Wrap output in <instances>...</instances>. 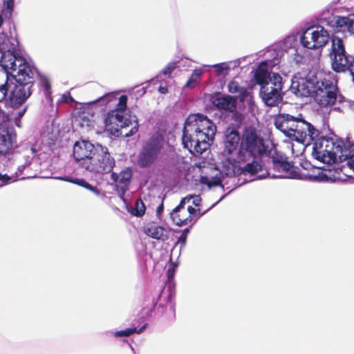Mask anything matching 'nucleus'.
Segmentation results:
<instances>
[{
  "label": "nucleus",
  "instance_id": "f257e3e1",
  "mask_svg": "<svg viewBox=\"0 0 354 354\" xmlns=\"http://www.w3.org/2000/svg\"><path fill=\"white\" fill-rule=\"evenodd\" d=\"M216 131V127L212 120L197 114L185 124L182 138L184 147L193 153L202 154L211 145Z\"/></svg>",
  "mask_w": 354,
  "mask_h": 354
},
{
  "label": "nucleus",
  "instance_id": "f03ea898",
  "mask_svg": "<svg viewBox=\"0 0 354 354\" xmlns=\"http://www.w3.org/2000/svg\"><path fill=\"white\" fill-rule=\"evenodd\" d=\"M10 69L13 73L16 81L11 90L9 100L12 106L23 104L32 95L34 85L33 72L26 61L21 57H15Z\"/></svg>",
  "mask_w": 354,
  "mask_h": 354
},
{
  "label": "nucleus",
  "instance_id": "7ed1b4c3",
  "mask_svg": "<svg viewBox=\"0 0 354 354\" xmlns=\"http://www.w3.org/2000/svg\"><path fill=\"white\" fill-rule=\"evenodd\" d=\"M313 143L312 155L317 160L326 164L344 162L348 145L341 138L322 136Z\"/></svg>",
  "mask_w": 354,
  "mask_h": 354
},
{
  "label": "nucleus",
  "instance_id": "20e7f679",
  "mask_svg": "<svg viewBox=\"0 0 354 354\" xmlns=\"http://www.w3.org/2000/svg\"><path fill=\"white\" fill-rule=\"evenodd\" d=\"M127 104V96L122 95L118 99L115 108L109 111L104 119L106 131L115 137H129L138 131V124L136 122L135 125L128 132L124 134L122 132L123 129L132 124L131 115L126 116Z\"/></svg>",
  "mask_w": 354,
  "mask_h": 354
},
{
  "label": "nucleus",
  "instance_id": "39448f33",
  "mask_svg": "<svg viewBox=\"0 0 354 354\" xmlns=\"http://www.w3.org/2000/svg\"><path fill=\"white\" fill-rule=\"evenodd\" d=\"M270 151L257 130L253 127H248L242 134L236 160L238 162H245L251 158L267 156Z\"/></svg>",
  "mask_w": 354,
  "mask_h": 354
},
{
  "label": "nucleus",
  "instance_id": "423d86ee",
  "mask_svg": "<svg viewBox=\"0 0 354 354\" xmlns=\"http://www.w3.org/2000/svg\"><path fill=\"white\" fill-rule=\"evenodd\" d=\"M328 55L332 69L336 73L348 71L354 82V57H351L347 54L342 39L335 35L331 36V45L328 50Z\"/></svg>",
  "mask_w": 354,
  "mask_h": 354
},
{
  "label": "nucleus",
  "instance_id": "0eeeda50",
  "mask_svg": "<svg viewBox=\"0 0 354 354\" xmlns=\"http://www.w3.org/2000/svg\"><path fill=\"white\" fill-rule=\"evenodd\" d=\"M269 160L266 166V174L272 178H297L299 176V169L288 161L287 157L271 150L267 154Z\"/></svg>",
  "mask_w": 354,
  "mask_h": 354
},
{
  "label": "nucleus",
  "instance_id": "6e6552de",
  "mask_svg": "<svg viewBox=\"0 0 354 354\" xmlns=\"http://www.w3.org/2000/svg\"><path fill=\"white\" fill-rule=\"evenodd\" d=\"M85 169L95 174H109L115 166V159L111 156L109 149L101 145H96V149L91 156Z\"/></svg>",
  "mask_w": 354,
  "mask_h": 354
},
{
  "label": "nucleus",
  "instance_id": "1a4fd4ad",
  "mask_svg": "<svg viewBox=\"0 0 354 354\" xmlns=\"http://www.w3.org/2000/svg\"><path fill=\"white\" fill-rule=\"evenodd\" d=\"M191 199V196L183 197L179 204L171 212V220L178 227L187 225L193 219L204 214V212H201L200 208L193 207L189 205Z\"/></svg>",
  "mask_w": 354,
  "mask_h": 354
},
{
  "label": "nucleus",
  "instance_id": "9d476101",
  "mask_svg": "<svg viewBox=\"0 0 354 354\" xmlns=\"http://www.w3.org/2000/svg\"><path fill=\"white\" fill-rule=\"evenodd\" d=\"M282 78L278 73H273L267 84L260 88L263 102L268 106H276L283 100Z\"/></svg>",
  "mask_w": 354,
  "mask_h": 354
},
{
  "label": "nucleus",
  "instance_id": "9b49d317",
  "mask_svg": "<svg viewBox=\"0 0 354 354\" xmlns=\"http://www.w3.org/2000/svg\"><path fill=\"white\" fill-rule=\"evenodd\" d=\"M163 149V138L158 134L153 135L139 153L138 165L142 167L151 166Z\"/></svg>",
  "mask_w": 354,
  "mask_h": 354
},
{
  "label": "nucleus",
  "instance_id": "f8f14e48",
  "mask_svg": "<svg viewBox=\"0 0 354 354\" xmlns=\"http://www.w3.org/2000/svg\"><path fill=\"white\" fill-rule=\"evenodd\" d=\"M330 39L328 31L319 25L308 27L300 38L302 45L308 49L322 48Z\"/></svg>",
  "mask_w": 354,
  "mask_h": 354
},
{
  "label": "nucleus",
  "instance_id": "ddd939ff",
  "mask_svg": "<svg viewBox=\"0 0 354 354\" xmlns=\"http://www.w3.org/2000/svg\"><path fill=\"white\" fill-rule=\"evenodd\" d=\"M316 75L301 77L294 75L290 85V90L297 97L313 96Z\"/></svg>",
  "mask_w": 354,
  "mask_h": 354
},
{
  "label": "nucleus",
  "instance_id": "4468645a",
  "mask_svg": "<svg viewBox=\"0 0 354 354\" xmlns=\"http://www.w3.org/2000/svg\"><path fill=\"white\" fill-rule=\"evenodd\" d=\"M302 115L299 113L297 116H294L289 113H279L274 118L275 127L281 131L285 136L292 139L295 133V129H297L299 120H301Z\"/></svg>",
  "mask_w": 354,
  "mask_h": 354
},
{
  "label": "nucleus",
  "instance_id": "2eb2a0df",
  "mask_svg": "<svg viewBox=\"0 0 354 354\" xmlns=\"http://www.w3.org/2000/svg\"><path fill=\"white\" fill-rule=\"evenodd\" d=\"M295 133L292 140L305 145L311 144L319 136V130L310 122L304 120L303 117L299 120L298 126L297 129H295Z\"/></svg>",
  "mask_w": 354,
  "mask_h": 354
},
{
  "label": "nucleus",
  "instance_id": "dca6fc26",
  "mask_svg": "<svg viewBox=\"0 0 354 354\" xmlns=\"http://www.w3.org/2000/svg\"><path fill=\"white\" fill-rule=\"evenodd\" d=\"M302 169H299V179H306L315 182L328 181L331 179L329 176L331 171L312 166L307 161L301 164Z\"/></svg>",
  "mask_w": 354,
  "mask_h": 354
},
{
  "label": "nucleus",
  "instance_id": "f3484780",
  "mask_svg": "<svg viewBox=\"0 0 354 354\" xmlns=\"http://www.w3.org/2000/svg\"><path fill=\"white\" fill-rule=\"evenodd\" d=\"M95 149L96 145L89 141H77L73 146V157L75 161L84 168Z\"/></svg>",
  "mask_w": 354,
  "mask_h": 354
},
{
  "label": "nucleus",
  "instance_id": "a211bd4d",
  "mask_svg": "<svg viewBox=\"0 0 354 354\" xmlns=\"http://www.w3.org/2000/svg\"><path fill=\"white\" fill-rule=\"evenodd\" d=\"M328 91H324L319 89L313 97L317 104L321 106H328L334 105L337 97L339 90L337 84H328Z\"/></svg>",
  "mask_w": 354,
  "mask_h": 354
},
{
  "label": "nucleus",
  "instance_id": "6ab92c4d",
  "mask_svg": "<svg viewBox=\"0 0 354 354\" xmlns=\"http://www.w3.org/2000/svg\"><path fill=\"white\" fill-rule=\"evenodd\" d=\"M111 176L115 183L118 192L121 194H124L129 189V185L132 178L131 169L130 168H126L121 171L119 174L112 172Z\"/></svg>",
  "mask_w": 354,
  "mask_h": 354
},
{
  "label": "nucleus",
  "instance_id": "aec40b11",
  "mask_svg": "<svg viewBox=\"0 0 354 354\" xmlns=\"http://www.w3.org/2000/svg\"><path fill=\"white\" fill-rule=\"evenodd\" d=\"M12 148V128L7 124H0V155H6Z\"/></svg>",
  "mask_w": 354,
  "mask_h": 354
},
{
  "label": "nucleus",
  "instance_id": "412c9836",
  "mask_svg": "<svg viewBox=\"0 0 354 354\" xmlns=\"http://www.w3.org/2000/svg\"><path fill=\"white\" fill-rule=\"evenodd\" d=\"M212 103L219 110L234 112L236 109V99L231 95L218 94Z\"/></svg>",
  "mask_w": 354,
  "mask_h": 354
},
{
  "label": "nucleus",
  "instance_id": "4be33fe9",
  "mask_svg": "<svg viewBox=\"0 0 354 354\" xmlns=\"http://www.w3.org/2000/svg\"><path fill=\"white\" fill-rule=\"evenodd\" d=\"M143 232L148 236L162 241L169 239V234L166 229L160 225H157L154 223H149L143 227Z\"/></svg>",
  "mask_w": 354,
  "mask_h": 354
},
{
  "label": "nucleus",
  "instance_id": "5701e85b",
  "mask_svg": "<svg viewBox=\"0 0 354 354\" xmlns=\"http://www.w3.org/2000/svg\"><path fill=\"white\" fill-rule=\"evenodd\" d=\"M241 140L239 132L234 128H228L225 131L224 140L225 151L231 153L237 149Z\"/></svg>",
  "mask_w": 354,
  "mask_h": 354
},
{
  "label": "nucleus",
  "instance_id": "b1692460",
  "mask_svg": "<svg viewBox=\"0 0 354 354\" xmlns=\"http://www.w3.org/2000/svg\"><path fill=\"white\" fill-rule=\"evenodd\" d=\"M351 16L341 17L337 16L331 27L335 32H349Z\"/></svg>",
  "mask_w": 354,
  "mask_h": 354
},
{
  "label": "nucleus",
  "instance_id": "393cba45",
  "mask_svg": "<svg viewBox=\"0 0 354 354\" xmlns=\"http://www.w3.org/2000/svg\"><path fill=\"white\" fill-rule=\"evenodd\" d=\"M228 91L233 94H237L234 96L236 99H239L240 102H243L248 96L247 88L241 86L238 82L232 80L227 85Z\"/></svg>",
  "mask_w": 354,
  "mask_h": 354
},
{
  "label": "nucleus",
  "instance_id": "a878e982",
  "mask_svg": "<svg viewBox=\"0 0 354 354\" xmlns=\"http://www.w3.org/2000/svg\"><path fill=\"white\" fill-rule=\"evenodd\" d=\"M328 84H337L336 82L332 80V78L327 75L317 76L315 77V89L313 96L319 91V89L323 90L324 91H328Z\"/></svg>",
  "mask_w": 354,
  "mask_h": 354
},
{
  "label": "nucleus",
  "instance_id": "bb28decb",
  "mask_svg": "<svg viewBox=\"0 0 354 354\" xmlns=\"http://www.w3.org/2000/svg\"><path fill=\"white\" fill-rule=\"evenodd\" d=\"M266 166H267V164L261 165L257 160H253L251 162H248L241 169V173L244 175H254L257 174L259 171L264 169L266 170Z\"/></svg>",
  "mask_w": 354,
  "mask_h": 354
},
{
  "label": "nucleus",
  "instance_id": "cd10ccee",
  "mask_svg": "<svg viewBox=\"0 0 354 354\" xmlns=\"http://www.w3.org/2000/svg\"><path fill=\"white\" fill-rule=\"evenodd\" d=\"M39 86L43 91L46 100L49 103L53 102L52 88L49 79L45 75H39Z\"/></svg>",
  "mask_w": 354,
  "mask_h": 354
},
{
  "label": "nucleus",
  "instance_id": "c85d7f7f",
  "mask_svg": "<svg viewBox=\"0 0 354 354\" xmlns=\"http://www.w3.org/2000/svg\"><path fill=\"white\" fill-rule=\"evenodd\" d=\"M268 70L259 67L257 68L254 73V78L257 84L260 85L261 87L268 83L271 77V75Z\"/></svg>",
  "mask_w": 354,
  "mask_h": 354
},
{
  "label": "nucleus",
  "instance_id": "c756f323",
  "mask_svg": "<svg viewBox=\"0 0 354 354\" xmlns=\"http://www.w3.org/2000/svg\"><path fill=\"white\" fill-rule=\"evenodd\" d=\"M69 181L91 191L96 195H99L100 194V191L99 190V189L97 187L91 185L87 181H86L84 179L75 178V179L69 180Z\"/></svg>",
  "mask_w": 354,
  "mask_h": 354
},
{
  "label": "nucleus",
  "instance_id": "7c9ffc66",
  "mask_svg": "<svg viewBox=\"0 0 354 354\" xmlns=\"http://www.w3.org/2000/svg\"><path fill=\"white\" fill-rule=\"evenodd\" d=\"M116 100L115 95L112 93H106L104 95L100 97L99 98L93 100V102H90L89 104H95V103H100L102 106H107L109 103L111 102H114Z\"/></svg>",
  "mask_w": 354,
  "mask_h": 354
},
{
  "label": "nucleus",
  "instance_id": "2f4dec72",
  "mask_svg": "<svg viewBox=\"0 0 354 354\" xmlns=\"http://www.w3.org/2000/svg\"><path fill=\"white\" fill-rule=\"evenodd\" d=\"M201 183L207 185L209 187H216L221 185V179L218 176L209 178L207 176H201Z\"/></svg>",
  "mask_w": 354,
  "mask_h": 354
},
{
  "label": "nucleus",
  "instance_id": "473e14b6",
  "mask_svg": "<svg viewBox=\"0 0 354 354\" xmlns=\"http://www.w3.org/2000/svg\"><path fill=\"white\" fill-rule=\"evenodd\" d=\"M145 326L139 330H137L136 327L127 328L125 330H119L115 333L116 337H128L134 333H140L145 328Z\"/></svg>",
  "mask_w": 354,
  "mask_h": 354
},
{
  "label": "nucleus",
  "instance_id": "72a5a7b5",
  "mask_svg": "<svg viewBox=\"0 0 354 354\" xmlns=\"http://www.w3.org/2000/svg\"><path fill=\"white\" fill-rule=\"evenodd\" d=\"M201 73L200 71H194L191 75L185 84V87L188 88H193L196 86V83L200 78Z\"/></svg>",
  "mask_w": 354,
  "mask_h": 354
},
{
  "label": "nucleus",
  "instance_id": "f704fd0d",
  "mask_svg": "<svg viewBox=\"0 0 354 354\" xmlns=\"http://www.w3.org/2000/svg\"><path fill=\"white\" fill-rule=\"evenodd\" d=\"M145 205L141 199H138L136 202V207L133 214L136 216H142L145 213Z\"/></svg>",
  "mask_w": 354,
  "mask_h": 354
},
{
  "label": "nucleus",
  "instance_id": "c9c22d12",
  "mask_svg": "<svg viewBox=\"0 0 354 354\" xmlns=\"http://www.w3.org/2000/svg\"><path fill=\"white\" fill-rule=\"evenodd\" d=\"M172 296L171 294H169L167 297V299H165L166 300V304H159L158 306H157V310L161 313V314H163L165 313V310L164 308H167L168 306L170 308H174V304L172 303Z\"/></svg>",
  "mask_w": 354,
  "mask_h": 354
},
{
  "label": "nucleus",
  "instance_id": "e433bc0d",
  "mask_svg": "<svg viewBox=\"0 0 354 354\" xmlns=\"http://www.w3.org/2000/svg\"><path fill=\"white\" fill-rule=\"evenodd\" d=\"M3 12L6 16H10L14 8V0H3Z\"/></svg>",
  "mask_w": 354,
  "mask_h": 354
},
{
  "label": "nucleus",
  "instance_id": "4c0bfd02",
  "mask_svg": "<svg viewBox=\"0 0 354 354\" xmlns=\"http://www.w3.org/2000/svg\"><path fill=\"white\" fill-rule=\"evenodd\" d=\"M346 151V154L348 155L346 159V160H347L346 165L354 171V153H352L350 145H348V147Z\"/></svg>",
  "mask_w": 354,
  "mask_h": 354
},
{
  "label": "nucleus",
  "instance_id": "58836bf2",
  "mask_svg": "<svg viewBox=\"0 0 354 354\" xmlns=\"http://www.w3.org/2000/svg\"><path fill=\"white\" fill-rule=\"evenodd\" d=\"M177 68L176 62H171L162 69V73L166 76L170 77L171 73Z\"/></svg>",
  "mask_w": 354,
  "mask_h": 354
},
{
  "label": "nucleus",
  "instance_id": "ea45409f",
  "mask_svg": "<svg viewBox=\"0 0 354 354\" xmlns=\"http://www.w3.org/2000/svg\"><path fill=\"white\" fill-rule=\"evenodd\" d=\"M9 91L8 79L4 84H0V102L4 100L8 96Z\"/></svg>",
  "mask_w": 354,
  "mask_h": 354
},
{
  "label": "nucleus",
  "instance_id": "a19ab883",
  "mask_svg": "<svg viewBox=\"0 0 354 354\" xmlns=\"http://www.w3.org/2000/svg\"><path fill=\"white\" fill-rule=\"evenodd\" d=\"M176 266L173 263L171 264V266L169 267V268L167 270V280L168 281H170L174 279V277L175 275L176 272Z\"/></svg>",
  "mask_w": 354,
  "mask_h": 354
},
{
  "label": "nucleus",
  "instance_id": "79ce46f5",
  "mask_svg": "<svg viewBox=\"0 0 354 354\" xmlns=\"http://www.w3.org/2000/svg\"><path fill=\"white\" fill-rule=\"evenodd\" d=\"M187 196H191V197H192V199L190 201V203H192L191 205H192V206L194 205V207L199 208L200 203L201 202V198L200 197V196L192 195V194H188Z\"/></svg>",
  "mask_w": 354,
  "mask_h": 354
},
{
  "label": "nucleus",
  "instance_id": "37998d69",
  "mask_svg": "<svg viewBox=\"0 0 354 354\" xmlns=\"http://www.w3.org/2000/svg\"><path fill=\"white\" fill-rule=\"evenodd\" d=\"M189 232V228L184 229L182 232V234H180V236L178 238V242L185 244L187 241V235H188Z\"/></svg>",
  "mask_w": 354,
  "mask_h": 354
},
{
  "label": "nucleus",
  "instance_id": "c03bdc74",
  "mask_svg": "<svg viewBox=\"0 0 354 354\" xmlns=\"http://www.w3.org/2000/svg\"><path fill=\"white\" fill-rule=\"evenodd\" d=\"M214 68L216 69V71L219 74L222 73L224 71H227L229 68L227 65L225 63L216 64L214 66Z\"/></svg>",
  "mask_w": 354,
  "mask_h": 354
},
{
  "label": "nucleus",
  "instance_id": "a18cd8bd",
  "mask_svg": "<svg viewBox=\"0 0 354 354\" xmlns=\"http://www.w3.org/2000/svg\"><path fill=\"white\" fill-rule=\"evenodd\" d=\"M163 210H164V204H163V201H162V203L158 206V207L156 209V214L158 217H160V216L162 213Z\"/></svg>",
  "mask_w": 354,
  "mask_h": 354
},
{
  "label": "nucleus",
  "instance_id": "49530a36",
  "mask_svg": "<svg viewBox=\"0 0 354 354\" xmlns=\"http://www.w3.org/2000/svg\"><path fill=\"white\" fill-rule=\"evenodd\" d=\"M349 32L354 35V15H352L351 18Z\"/></svg>",
  "mask_w": 354,
  "mask_h": 354
},
{
  "label": "nucleus",
  "instance_id": "de8ad7c7",
  "mask_svg": "<svg viewBox=\"0 0 354 354\" xmlns=\"http://www.w3.org/2000/svg\"><path fill=\"white\" fill-rule=\"evenodd\" d=\"M158 91L162 94H165L168 92V88L166 86H160L158 88Z\"/></svg>",
  "mask_w": 354,
  "mask_h": 354
},
{
  "label": "nucleus",
  "instance_id": "09e8293b",
  "mask_svg": "<svg viewBox=\"0 0 354 354\" xmlns=\"http://www.w3.org/2000/svg\"><path fill=\"white\" fill-rule=\"evenodd\" d=\"M9 180H10V178L8 176H7L6 175L0 174V181L5 183Z\"/></svg>",
  "mask_w": 354,
  "mask_h": 354
},
{
  "label": "nucleus",
  "instance_id": "8fccbe9b",
  "mask_svg": "<svg viewBox=\"0 0 354 354\" xmlns=\"http://www.w3.org/2000/svg\"><path fill=\"white\" fill-rule=\"evenodd\" d=\"M231 165H232V171H228L227 174H235V170H234L235 165L234 164H231Z\"/></svg>",
  "mask_w": 354,
  "mask_h": 354
},
{
  "label": "nucleus",
  "instance_id": "3c124183",
  "mask_svg": "<svg viewBox=\"0 0 354 354\" xmlns=\"http://www.w3.org/2000/svg\"><path fill=\"white\" fill-rule=\"evenodd\" d=\"M26 108H24L21 111H19L18 115H19V117H22L24 114V113L26 112Z\"/></svg>",
  "mask_w": 354,
  "mask_h": 354
},
{
  "label": "nucleus",
  "instance_id": "603ef678",
  "mask_svg": "<svg viewBox=\"0 0 354 354\" xmlns=\"http://www.w3.org/2000/svg\"><path fill=\"white\" fill-rule=\"evenodd\" d=\"M157 306L156 304H155L154 302H153L151 305V306L149 308V310L150 311H152L155 308L156 306Z\"/></svg>",
  "mask_w": 354,
  "mask_h": 354
},
{
  "label": "nucleus",
  "instance_id": "864d4df0",
  "mask_svg": "<svg viewBox=\"0 0 354 354\" xmlns=\"http://www.w3.org/2000/svg\"><path fill=\"white\" fill-rule=\"evenodd\" d=\"M14 62V61H12V62ZM11 63H12V62H10V64ZM10 66H9V65H7V67H9V68H10Z\"/></svg>",
  "mask_w": 354,
  "mask_h": 354
}]
</instances>
